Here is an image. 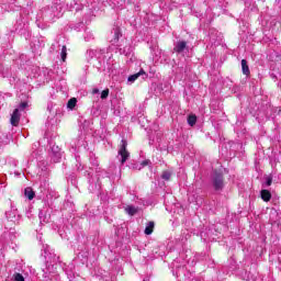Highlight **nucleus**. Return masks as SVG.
I'll use <instances>...</instances> for the list:
<instances>
[{
	"label": "nucleus",
	"instance_id": "obj_1",
	"mask_svg": "<svg viewBox=\"0 0 281 281\" xmlns=\"http://www.w3.org/2000/svg\"><path fill=\"white\" fill-rule=\"evenodd\" d=\"M63 7L60 4H54L52 7H46L41 10V12L37 14L38 19H42L46 23H50V21H54L56 16L60 18V11Z\"/></svg>",
	"mask_w": 281,
	"mask_h": 281
},
{
	"label": "nucleus",
	"instance_id": "obj_2",
	"mask_svg": "<svg viewBox=\"0 0 281 281\" xmlns=\"http://www.w3.org/2000/svg\"><path fill=\"white\" fill-rule=\"evenodd\" d=\"M211 184L215 192H221L225 188V176L221 170H213L211 175Z\"/></svg>",
	"mask_w": 281,
	"mask_h": 281
},
{
	"label": "nucleus",
	"instance_id": "obj_3",
	"mask_svg": "<svg viewBox=\"0 0 281 281\" xmlns=\"http://www.w3.org/2000/svg\"><path fill=\"white\" fill-rule=\"evenodd\" d=\"M126 146H128V143L125 139H122L119 149V161H121V164H126V160L131 157V154L126 150Z\"/></svg>",
	"mask_w": 281,
	"mask_h": 281
},
{
	"label": "nucleus",
	"instance_id": "obj_4",
	"mask_svg": "<svg viewBox=\"0 0 281 281\" xmlns=\"http://www.w3.org/2000/svg\"><path fill=\"white\" fill-rule=\"evenodd\" d=\"M61 158H63V151H60V147H58L57 145H53L50 147L52 161H54V164H58Z\"/></svg>",
	"mask_w": 281,
	"mask_h": 281
},
{
	"label": "nucleus",
	"instance_id": "obj_5",
	"mask_svg": "<svg viewBox=\"0 0 281 281\" xmlns=\"http://www.w3.org/2000/svg\"><path fill=\"white\" fill-rule=\"evenodd\" d=\"M190 48L188 47V42L186 41H178L173 44V52L176 54H183L184 52H189Z\"/></svg>",
	"mask_w": 281,
	"mask_h": 281
},
{
	"label": "nucleus",
	"instance_id": "obj_6",
	"mask_svg": "<svg viewBox=\"0 0 281 281\" xmlns=\"http://www.w3.org/2000/svg\"><path fill=\"white\" fill-rule=\"evenodd\" d=\"M5 216L10 223H19L21 221V215L19 214V211L16 209H11L5 213Z\"/></svg>",
	"mask_w": 281,
	"mask_h": 281
},
{
	"label": "nucleus",
	"instance_id": "obj_7",
	"mask_svg": "<svg viewBox=\"0 0 281 281\" xmlns=\"http://www.w3.org/2000/svg\"><path fill=\"white\" fill-rule=\"evenodd\" d=\"M111 44L115 45L120 43V38H122V30L119 26H114L111 31Z\"/></svg>",
	"mask_w": 281,
	"mask_h": 281
},
{
	"label": "nucleus",
	"instance_id": "obj_8",
	"mask_svg": "<svg viewBox=\"0 0 281 281\" xmlns=\"http://www.w3.org/2000/svg\"><path fill=\"white\" fill-rule=\"evenodd\" d=\"M137 78H142L143 80H146V78H148V74H146V71L144 69H140L138 72L131 75L127 78V82H130V85H133V82H135V80H137Z\"/></svg>",
	"mask_w": 281,
	"mask_h": 281
},
{
	"label": "nucleus",
	"instance_id": "obj_9",
	"mask_svg": "<svg viewBox=\"0 0 281 281\" xmlns=\"http://www.w3.org/2000/svg\"><path fill=\"white\" fill-rule=\"evenodd\" d=\"M45 258L46 262L49 265H56V262H58V256H56L54 252H50L49 250H45Z\"/></svg>",
	"mask_w": 281,
	"mask_h": 281
},
{
	"label": "nucleus",
	"instance_id": "obj_10",
	"mask_svg": "<svg viewBox=\"0 0 281 281\" xmlns=\"http://www.w3.org/2000/svg\"><path fill=\"white\" fill-rule=\"evenodd\" d=\"M20 121H21V113H19V109H15L11 115L12 126H19Z\"/></svg>",
	"mask_w": 281,
	"mask_h": 281
},
{
	"label": "nucleus",
	"instance_id": "obj_11",
	"mask_svg": "<svg viewBox=\"0 0 281 281\" xmlns=\"http://www.w3.org/2000/svg\"><path fill=\"white\" fill-rule=\"evenodd\" d=\"M133 52V47L130 46V44L122 47V45L119 46V53L123 56H131Z\"/></svg>",
	"mask_w": 281,
	"mask_h": 281
},
{
	"label": "nucleus",
	"instance_id": "obj_12",
	"mask_svg": "<svg viewBox=\"0 0 281 281\" xmlns=\"http://www.w3.org/2000/svg\"><path fill=\"white\" fill-rule=\"evenodd\" d=\"M260 194L262 201H265L266 203H269V201H271V192L269 190L263 189L260 191Z\"/></svg>",
	"mask_w": 281,
	"mask_h": 281
},
{
	"label": "nucleus",
	"instance_id": "obj_13",
	"mask_svg": "<svg viewBox=\"0 0 281 281\" xmlns=\"http://www.w3.org/2000/svg\"><path fill=\"white\" fill-rule=\"evenodd\" d=\"M241 71L244 76H249V74H251L249 70V65H247V59L241 60Z\"/></svg>",
	"mask_w": 281,
	"mask_h": 281
},
{
	"label": "nucleus",
	"instance_id": "obj_14",
	"mask_svg": "<svg viewBox=\"0 0 281 281\" xmlns=\"http://www.w3.org/2000/svg\"><path fill=\"white\" fill-rule=\"evenodd\" d=\"M155 229V222H148L146 227H145V234L146 236H150Z\"/></svg>",
	"mask_w": 281,
	"mask_h": 281
},
{
	"label": "nucleus",
	"instance_id": "obj_15",
	"mask_svg": "<svg viewBox=\"0 0 281 281\" xmlns=\"http://www.w3.org/2000/svg\"><path fill=\"white\" fill-rule=\"evenodd\" d=\"M273 183V176H265V182H262V188H269Z\"/></svg>",
	"mask_w": 281,
	"mask_h": 281
},
{
	"label": "nucleus",
	"instance_id": "obj_16",
	"mask_svg": "<svg viewBox=\"0 0 281 281\" xmlns=\"http://www.w3.org/2000/svg\"><path fill=\"white\" fill-rule=\"evenodd\" d=\"M125 212L126 214H128L130 216H135L137 214V207L133 206V205H127L125 207Z\"/></svg>",
	"mask_w": 281,
	"mask_h": 281
},
{
	"label": "nucleus",
	"instance_id": "obj_17",
	"mask_svg": "<svg viewBox=\"0 0 281 281\" xmlns=\"http://www.w3.org/2000/svg\"><path fill=\"white\" fill-rule=\"evenodd\" d=\"M24 195L26 196V199H29V201H32L35 196L34 191L32 190V188H26L24 190Z\"/></svg>",
	"mask_w": 281,
	"mask_h": 281
},
{
	"label": "nucleus",
	"instance_id": "obj_18",
	"mask_svg": "<svg viewBox=\"0 0 281 281\" xmlns=\"http://www.w3.org/2000/svg\"><path fill=\"white\" fill-rule=\"evenodd\" d=\"M70 29L75 30V32H80L81 30H85V23L79 22L77 24H70Z\"/></svg>",
	"mask_w": 281,
	"mask_h": 281
},
{
	"label": "nucleus",
	"instance_id": "obj_19",
	"mask_svg": "<svg viewBox=\"0 0 281 281\" xmlns=\"http://www.w3.org/2000/svg\"><path fill=\"white\" fill-rule=\"evenodd\" d=\"M38 218H40L41 225H43V223H49V217H47L45 215V212L43 211H40Z\"/></svg>",
	"mask_w": 281,
	"mask_h": 281
},
{
	"label": "nucleus",
	"instance_id": "obj_20",
	"mask_svg": "<svg viewBox=\"0 0 281 281\" xmlns=\"http://www.w3.org/2000/svg\"><path fill=\"white\" fill-rule=\"evenodd\" d=\"M97 54H98L97 50H93V49L87 50V53H86L87 60H91V59L95 58Z\"/></svg>",
	"mask_w": 281,
	"mask_h": 281
},
{
	"label": "nucleus",
	"instance_id": "obj_21",
	"mask_svg": "<svg viewBox=\"0 0 281 281\" xmlns=\"http://www.w3.org/2000/svg\"><path fill=\"white\" fill-rule=\"evenodd\" d=\"M76 159V170L77 172H80V170H83L85 167H82V162L80 161V156H75Z\"/></svg>",
	"mask_w": 281,
	"mask_h": 281
},
{
	"label": "nucleus",
	"instance_id": "obj_22",
	"mask_svg": "<svg viewBox=\"0 0 281 281\" xmlns=\"http://www.w3.org/2000/svg\"><path fill=\"white\" fill-rule=\"evenodd\" d=\"M170 177H172V172L171 171H162L161 173V179H164V181H170Z\"/></svg>",
	"mask_w": 281,
	"mask_h": 281
},
{
	"label": "nucleus",
	"instance_id": "obj_23",
	"mask_svg": "<svg viewBox=\"0 0 281 281\" xmlns=\"http://www.w3.org/2000/svg\"><path fill=\"white\" fill-rule=\"evenodd\" d=\"M76 104H78V100L76 98H72L68 101L67 103V108L68 109H75L76 108Z\"/></svg>",
	"mask_w": 281,
	"mask_h": 281
},
{
	"label": "nucleus",
	"instance_id": "obj_24",
	"mask_svg": "<svg viewBox=\"0 0 281 281\" xmlns=\"http://www.w3.org/2000/svg\"><path fill=\"white\" fill-rule=\"evenodd\" d=\"M60 56H61L63 63H65V60H67V46L61 47Z\"/></svg>",
	"mask_w": 281,
	"mask_h": 281
},
{
	"label": "nucleus",
	"instance_id": "obj_25",
	"mask_svg": "<svg viewBox=\"0 0 281 281\" xmlns=\"http://www.w3.org/2000/svg\"><path fill=\"white\" fill-rule=\"evenodd\" d=\"M54 106H56V104L52 102L47 104V111L48 113H52L53 116L56 115V110H54Z\"/></svg>",
	"mask_w": 281,
	"mask_h": 281
},
{
	"label": "nucleus",
	"instance_id": "obj_26",
	"mask_svg": "<svg viewBox=\"0 0 281 281\" xmlns=\"http://www.w3.org/2000/svg\"><path fill=\"white\" fill-rule=\"evenodd\" d=\"M188 124L189 126H194V124H196V115H190L188 117Z\"/></svg>",
	"mask_w": 281,
	"mask_h": 281
},
{
	"label": "nucleus",
	"instance_id": "obj_27",
	"mask_svg": "<svg viewBox=\"0 0 281 281\" xmlns=\"http://www.w3.org/2000/svg\"><path fill=\"white\" fill-rule=\"evenodd\" d=\"M83 38L86 42H89V41H93V33L89 32V33H85L83 35Z\"/></svg>",
	"mask_w": 281,
	"mask_h": 281
},
{
	"label": "nucleus",
	"instance_id": "obj_28",
	"mask_svg": "<svg viewBox=\"0 0 281 281\" xmlns=\"http://www.w3.org/2000/svg\"><path fill=\"white\" fill-rule=\"evenodd\" d=\"M14 281H25V278L21 273H15Z\"/></svg>",
	"mask_w": 281,
	"mask_h": 281
},
{
	"label": "nucleus",
	"instance_id": "obj_29",
	"mask_svg": "<svg viewBox=\"0 0 281 281\" xmlns=\"http://www.w3.org/2000/svg\"><path fill=\"white\" fill-rule=\"evenodd\" d=\"M109 98V89H105L101 92V100H106Z\"/></svg>",
	"mask_w": 281,
	"mask_h": 281
},
{
	"label": "nucleus",
	"instance_id": "obj_30",
	"mask_svg": "<svg viewBox=\"0 0 281 281\" xmlns=\"http://www.w3.org/2000/svg\"><path fill=\"white\" fill-rule=\"evenodd\" d=\"M18 109L19 111H25V109H27V102H21Z\"/></svg>",
	"mask_w": 281,
	"mask_h": 281
},
{
	"label": "nucleus",
	"instance_id": "obj_31",
	"mask_svg": "<svg viewBox=\"0 0 281 281\" xmlns=\"http://www.w3.org/2000/svg\"><path fill=\"white\" fill-rule=\"evenodd\" d=\"M90 164L91 166H93L94 168H98V159L90 157Z\"/></svg>",
	"mask_w": 281,
	"mask_h": 281
},
{
	"label": "nucleus",
	"instance_id": "obj_32",
	"mask_svg": "<svg viewBox=\"0 0 281 281\" xmlns=\"http://www.w3.org/2000/svg\"><path fill=\"white\" fill-rule=\"evenodd\" d=\"M150 164V160H144L142 164H140V167L138 168V170H142V168H145V166H149Z\"/></svg>",
	"mask_w": 281,
	"mask_h": 281
},
{
	"label": "nucleus",
	"instance_id": "obj_33",
	"mask_svg": "<svg viewBox=\"0 0 281 281\" xmlns=\"http://www.w3.org/2000/svg\"><path fill=\"white\" fill-rule=\"evenodd\" d=\"M92 93H93V95H95V94L100 93V90H99L98 88H94V89L92 90Z\"/></svg>",
	"mask_w": 281,
	"mask_h": 281
},
{
	"label": "nucleus",
	"instance_id": "obj_34",
	"mask_svg": "<svg viewBox=\"0 0 281 281\" xmlns=\"http://www.w3.org/2000/svg\"><path fill=\"white\" fill-rule=\"evenodd\" d=\"M85 177H91V171H85Z\"/></svg>",
	"mask_w": 281,
	"mask_h": 281
},
{
	"label": "nucleus",
	"instance_id": "obj_35",
	"mask_svg": "<svg viewBox=\"0 0 281 281\" xmlns=\"http://www.w3.org/2000/svg\"><path fill=\"white\" fill-rule=\"evenodd\" d=\"M276 3H278V5H281V0H276Z\"/></svg>",
	"mask_w": 281,
	"mask_h": 281
},
{
	"label": "nucleus",
	"instance_id": "obj_36",
	"mask_svg": "<svg viewBox=\"0 0 281 281\" xmlns=\"http://www.w3.org/2000/svg\"><path fill=\"white\" fill-rule=\"evenodd\" d=\"M3 246V239L0 238V247Z\"/></svg>",
	"mask_w": 281,
	"mask_h": 281
},
{
	"label": "nucleus",
	"instance_id": "obj_37",
	"mask_svg": "<svg viewBox=\"0 0 281 281\" xmlns=\"http://www.w3.org/2000/svg\"><path fill=\"white\" fill-rule=\"evenodd\" d=\"M89 183H90V186L93 183V180L92 179H89Z\"/></svg>",
	"mask_w": 281,
	"mask_h": 281
},
{
	"label": "nucleus",
	"instance_id": "obj_38",
	"mask_svg": "<svg viewBox=\"0 0 281 281\" xmlns=\"http://www.w3.org/2000/svg\"><path fill=\"white\" fill-rule=\"evenodd\" d=\"M75 10H76V12H78V8H76Z\"/></svg>",
	"mask_w": 281,
	"mask_h": 281
},
{
	"label": "nucleus",
	"instance_id": "obj_39",
	"mask_svg": "<svg viewBox=\"0 0 281 281\" xmlns=\"http://www.w3.org/2000/svg\"><path fill=\"white\" fill-rule=\"evenodd\" d=\"M150 74H153V69H150Z\"/></svg>",
	"mask_w": 281,
	"mask_h": 281
}]
</instances>
